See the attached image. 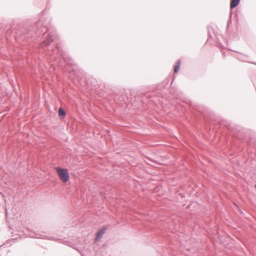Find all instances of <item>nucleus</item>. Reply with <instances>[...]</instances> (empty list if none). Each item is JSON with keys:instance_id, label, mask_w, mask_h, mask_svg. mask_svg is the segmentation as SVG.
Here are the masks:
<instances>
[{"instance_id": "obj_1", "label": "nucleus", "mask_w": 256, "mask_h": 256, "mask_svg": "<svg viewBox=\"0 0 256 256\" xmlns=\"http://www.w3.org/2000/svg\"><path fill=\"white\" fill-rule=\"evenodd\" d=\"M55 170L60 180L64 183H66L70 180V174L68 169L61 167H56Z\"/></svg>"}, {"instance_id": "obj_2", "label": "nucleus", "mask_w": 256, "mask_h": 256, "mask_svg": "<svg viewBox=\"0 0 256 256\" xmlns=\"http://www.w3.org/2000/svg\"><path fill=\"white\" fill-rule=\"evenodd\" d=\"M106 230V228H102L98 231V232L97 233L96 236V240H98L102 238V236L105 232Z\"/></svg>"}, {"instance_id": "obj_3", "label": "nucleus", "mask_w": 256, "mask_h": 256, "mask_svg": "<svg viewBox=\"0 0 256 256\" xmlns=\"http://www.w3.org/2000/svg\"><path fill=\"white\" fill-rule=\"evenodd\" d=\"M240 0H230V8L232 9L236 7L238 4Z\"/></svg>"}, {"instance_id": "obj_4", "label": "nucleus", "mask_w": 256, "mask_h": 256, "mask_svg": "<svg viewBox=\"0 0 256 256\" xmlns=\"http://www.w3.org/2000/svg\"><path fill=\"white\" fill-rule=\"evenodd\" d=\"M58 114L60 116L64 118L66 114V113L62 108H60L58 109Z\"/></svg>"}, {"instance_id": "obj_5", "label": "nucleus", "mask_w": 256, "mask_h": 256, "mask_svg": "<svg viewBox=\"0 0 256 256\" xmlns=\"http://www.w3.org/2000/svg\"><path fill=\"white\" fill-rule=\"evenodd\" d=\"M180 62L179 60L176 62V64L174 66V72L175 73L178 72V70L180 69Z\"/></svg>"}]
</instances>
